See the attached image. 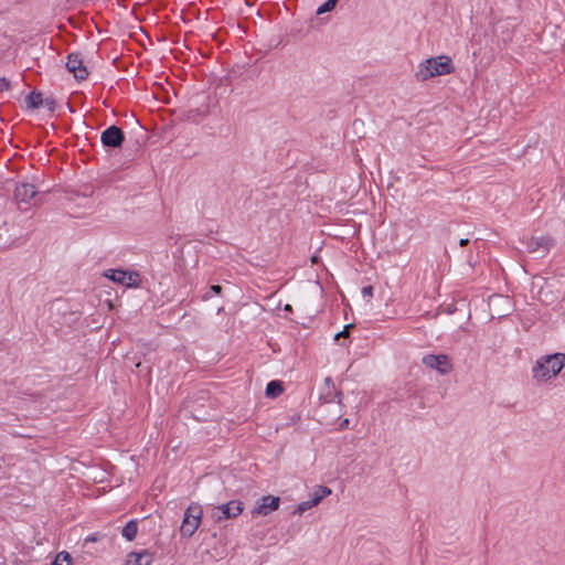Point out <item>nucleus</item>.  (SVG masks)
Segmentation results:
<instances>
[{
    "label": "nucleus",
    "mask_w": 565,
    "mask_h": 565,
    "mask_svg": "<svg viewBox=\"0 0 565 565\" xmlns=\"http://www.w3.org/2000/svg\"><path fill=\"white\" fill-rule=\"evenodd\" d=\"M211 290H212L213 292H215V294H217V295H218V294L221 292V290H222V287H221V286H218V285H213V286L211 287Z\"/></svg>",
    "instance_id": "obj_22"
},
{
    "label": "nucleus",
    "mask_w": 565,
    "mask_h": 565,
    "mask_svg": "<svg viewBox=\"0 0 565 565\" xmlns=\"http://www.w3.org/2000/svg\"><path fill=\"white\" fill-rule=\"evenodd\" d=\"M71 555L67 552H60L52 565H71Z\"/></svg>",
    "instance_id": "obj_15"
},
{
    "label": "nucleus",
    "mask_w": 565,
    "mask_h": 565,
    "mask_svg": "<svg viewBox=\"0 0 565 565\" xmlns=\"http://www.w3.org/2000/svg\"><path fill=\"white\" fill-rule=\"evenodd\" d=\"M28 103L31 107L38 108L42 103V95L39 93H32L28 97Z\"/></svg>",
    "instance_id": "obj_18"
},
{
    "label": "nucleus",
    "mask_w": 565,
    "mask_h": 565,
    "mask_svg": "<svg viewBox=\"0 0 565 565\" xmlns=\"http://www.w3.org/2000/svg\"><path fill=\"white\" fill-rule=\"evenodd\" d=\"M423 363L433 370H436L439 374L446 375L451 372L452 363L446 354H429L423 358Z\"/></svg>",
    "instance_id": "obj_7"
},
{
    "label": "nucleus",
    "mask_w": 565,
    "mask_h": 565,
    "mask_svg": "<svg viewBox=\"0 0 565 565\" xmlns=\"http://www.w3.org/2000/svg\"><path fill=\"white\" fill-rule=\"evenodd\" d=\"M280 505V498L275 495H265L260 498L253 510L250 511L253 518L266 516L274 511H277Z\"/></svg>",
    "instance_id": "obj_6"
},
{
    "label": "nucleus",
    "mask_w": 565,
    "mask_h": 565,
    "mask_svg": "<svg viewBox=\"0 0 565 565\" xmlns=\"http://www.w3.org/2000/svg\"><path fill=\"white\" fill-rule=\"evenodd\" d=\"M362 295L364 297H367V298H371L373 296V287L372 286H366L362 289Z\"/></svg>",
    "instance_id": "obj_21"
},
{
    "label": "nucleus",
    "mask_w": 565,
    "mask_h": 565,
    "mask_svg": "<svg viewBox=\"0 0 565 565\" xmlns=\"http://www.w3.org/2000/svg\"><path fill=\"white\" fill-rule=\"evenodd\" d=\"M565 366V353H554L539 358L532 367V377L540 384L555 379Z\"/></svg>",
    "instance_id": "obj_2"
},
{
    "label": "nucleus",
    "mask_w": 565,
    "mask_h": 565,
    "mask_svg": "<svg viewBox=\"0 0 565 565\" xmlns=\"http://www.w3.org/2000/svg\"><path fill=\"white\" fill-rule=\"evenodd\" d=\"M124 141V134L120 128L116 126L108 127L102 134V142L106 147H120Z\"/></svg>",
    "instance_id": "obj_10"
},
{
    "label": "nucleus",
    "mask_w": 565,
    "mask_h": 565,
    "mask_svg": "<svg viewBox=\"0 0 565 565\" xmlns=\"http://www.w3.org/2000/svg\"><path fill=\"white\" fill-rule=\"evenodd\" d=\"M66 67L70 73L77 79H85L88 75L87 68L83 60L77 54H70L66 62Z\"/></svg>",
    "instance_id": "obj_9"
},
{
    "label": "nucleus",
    "mask_w": 565,
    "mask_h": 565,
    "mask_svg": "<svg viewBox=\"0 0 565 565\" xmlns=\"http://www.w3.org/2000/svg\"><path fill=\"white\" fill-rule=\"evenodd\" d=\"M338 1L339 0H327L323 4H321L318 8L317 14L320 15V14L332 11L335 8Z\"/></svg>",
    "instance_id": "obj_16"
},
{
    "label": "nucleus",
    "mask_w": 565,
    "mask_h": 565,
    "mask_svg": "<svg viewBox=\"0 0 565 565\" xmlns=\"http://www.w3.org/2000/svg\"><path fill=\"white\" fill-rule=\"evenodd\" d=\"M137 532H138V526H137V523L135 521H130L128 522L124 529H122V536L125 539H127L128 541H132L136 535H137Z\"/></svg>",
    "instance_id": "obj_14"
},
{
    "label": "nucleus",
    "mask_w": 565,
    "mask_h": 565,
    "mask_svg": "<svg viewBox=\"0 0 565 565\" xmlns=\"http://www.w3.org/2000/svg\"><path fill=\"white\" fill-rule=\"evenodd\" d=\"M455 71L456 67L450 56L437 55L419 62L414 76L418 82H427L435 77L450 75Z\"/></svg>",
    "instance_id": "obj_1"
},
{
    "label": "nucleus",
    "mask_w": 565,
    "mask_h": 565,
    "mask_svg": "<svg viewBox=\"0 0 565 565\" xmlns=\"http://www.w3.org/2000/svg\"><path fill=\"white\" fill-rule=\"evenodd\" d=\"M14 200L19 204H39L40 198H36L35 186L31 183H20L14 189Z\"/></svg>",
    "instance_id": "obj_8"
},
{
    "label": "nucleus",
    "mask_w": 565,
    "mask_h": 565,
    "mask_svg": "<svg viewBox=\"0 0 565 565\" xmlns=\"http://www.w3.org/2000/svg\"><path fill=\"white\" fill-rule=\"evenodd\" d=\"M350 328H352V324H348V326H345V327H344V329H343L341 332H339L338 334H335V340H339L341 337H343V338L349 337V330H350Z\"/></svg>",
    "instance_id": "obj_19"
},
{
    "label": "nucleus",
    "mask_w": 565,
    "mask_h": 565,
    "mask_svg": "<svg viewBox=\"0 0 565 565\" xmlns=\"http://www.w3.org/2000/svg\"><path fill=\"white\" fill-rule=\"evenodd\" d=\"M282 393V386L278 381H271L266 386V396L277 397Z\"/></svg>",
    "instance_id": "obj_13"
},
{
    "label": "nucleus",
    "mask_w": 565,
    "mask_h": 565,
    "mask_svg": "<svg viewBox=\"0 0 565 565\" xmlns=\"http://www.w3.org/2000/svg\"><path fill=\"white\" fill-rule=\"evenodd\" d=\"M284 309H285L286 311H291V310H292V308H291V306H290V305H286Z\"/></svg>",
    "instance_id": "obj_24"
},
{
    "label": "nucleus",
    "mask_w": 565,
    "mask_h": 565,
    "mask_svg": "<svg viewBox=\"0 0 565 565\" xmlns=\"http://www.w3.org/2000/svg\"><path fill=\"white\" fill-rule=\"evenodd\" d=\"M468 243H469V239H468V238H461V239L459 241V245H460L461 247L466 246Z\"/></svg>",
    "instance_id": "obj_23"
},
{
    "label": "nucleus",
    "mask_w": 565,
    "mask_h": 565,
    "mask_svg": "<svg viewBox=\"0 0 565 565\" xmlns=\"http://www.w3.org/2000/svg\"><path fill=\"white\" fill-rule=\"evenodd\" d=\"M10 88V83L7 78H0V92H7Z\"/></svg>",
    "instance_id": "obj_20"
},
{
    "label": "nucleus",
    "mask_w": 565,
    "mask_h": 565,
    "mask_svg": "<svg viewBox=\"0 0 565 565\" xmlns=\"http://www.w3.org/2000/svg\"><path fill=\"white\" fill-rule=\"evenodd\" d=\"M86 541H95L94 537H88Z\"/></svg>",
    "instance_id": "obj_25"
},
{
    "label": "nucleus",
    "mask_w": 565,
    "mask_h": 565,
    "mask_svg": "<svg viewBox=\"0 0 565 565\" xmlns=\"http://www.w3.org/2000/svg\"><path fill=\"white\" fill-rule=\"evenodd\" d=\"M103 276L110 279L113 282L127 288H138L141 285V276L136 270L111 268L105 270Z\"/></svg>",
    "instance_id": "obj_4"
},
{
    "label": "nucleus",
    "mask_w": 565,
    "mask_h": 565,
    "mask_svg": "<svg viewBox=\"0 0 565 565\" xmlns=\"http://www.w3.org/2000/svg\"><path fill=\"white\" fill-rule=\"evenodd\" d=\"M332 493V490L327 486H317L313 489V492L311 494V499L309 500L312 507H317L321 503V501L329 497Z\"/></svg>",
    "instance_id": "obj_12"
},
{
    "label": "nucleus",
    "mask_w": 565,
    "mask_h": 565,
    "mask_svg": "<svg viewBox=\"0 0 565 565\" xmlns=\"http://www.w3.org/2000/svg\"><path fill=\"white\" fill-rule=\"evenodd\" d=\"M243 511V503L241 501H230L225 504L217 505L212 510V518L215 522L233 519L239 515Z\"/></svg>",
    "instance_id": "obj_5"
},
{
    "label": "nucleus",
    "mask_w": 565,
    "mask_h": 565,
    "mask_svg": "<svg viewBox=\"0 0 565 565\" xmlns=\"http://www.w3.org/2000/svg\"><path fill=\"white\" fill-rule=\"evenodd\" d=\"M203 510L198 503H192L188 507L184 518L180 527L182 536L191 537L199 529L202 522Z\"/></svg>",
    "instance_id": "obj_3"
},
{
    "label": "nucleus",
    "mask_w": 565,
    "mask_h": 565,
    "mask_svg": "<svg viewBox=\"0 0 565 565\" xmlns=\"http://www.w3.org/2000/svg\"><path fill=\"white\" fill-rule=\"evenodd\" d=\"M312 504L310 503V501H302L300 502L299 504L296 505L295 510H294V514L295 515H302L306 511L312 509Z\"/></svg>",
    "instance_id": "obj_17"
},
{
    "label": "nucleus",
    "mask_w": 565,
    "mask_h": 565,
    "mask_svg": "<svg viewBox=\"0 0 565 565\" xmlns=\"http://www.w3.org/2000/svg\"><path fill=\"white\" fill-rule=\"evenodd\" d=\"M153 556L147 551L131 552L126 556L124 565H151Z\"/></svg>",
    "instance_id": "obj_11"
}]
</instances>
